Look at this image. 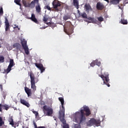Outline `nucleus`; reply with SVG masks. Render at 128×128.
Returning a JSON list of instances; mask_svg holds the SVG:
<instances>
[{
    "label": "nucleus",
    "instance_id": "f257e3e1",
    "mask_svg": "<svg viewBox=\"0 0 128 128\" xmlns=\"http://www.w3.org/2000/svg\"><path fill=\"white\" fill-rule=\"evenodd\" d=\"M30 84L31 88L33 89V90H36V84L38 82V79L36 81V77H34V74H32V72H30Z\"/></svg>",
    "mask_w": 128,
    "mask_h": 128
},
{
    "label": "nucleus",
    "instance_id": "f03ea898",
    "mask_svg": "<svg viewBox=\"0 0 128 128\" xmlns=\"http://www.w3.org/2000/svg\"><path fill=\"white\" fill-rule=\"evenodd\" d=\"M101 121L100 120H96L94 118H92L87 122V126H100Z\"/></svg>",
    "mask_w": 128,
    "mask_h": 128
},
{
    "label": "nucleus",
    "instance_id": "7ed1b4c3",
    "mask_svg": "<svg viewBox=\"0 0 128 128\" xmlns=\"http://www.w3.org/2000/svg\"><path fill=\"white\" fill-rule=\"evenodd\" d=\"M43 112L44 114H46V116H52V114L54 113L52 108L46 105L43 106Z\"/></svg>",
    "mask_w": 128,
    "mask_h": 128
},
{
    "label": "nucleus",
    "instance_id": "20e7f679",
    "mask_svg": "<svg viewBox=\"0 0 128 128\" xmlns=\"http://www.w3.org/2000/svg\"><path fill=\"white\" fill-rule=\"evenodd\" d=\"M99 76H100L101 78L104 80V84H106V86H108V88H110V78H108V74H107L106 75V74H104V75L99 74Z\"/></svg>",
    "mask_w": 128,
    "mask_h": 128
},
{
    "label": "nucleus",
    "instance_id": "39448f33",
    "mask_svg": "<svg viewBox=\"0 0 128 128\" xmlns=\"http://www.w3.org/2000/svg\"><path fill=\"white\" fill-rule=\"evenodd\" d=\"M58 100L61 103L62 108V109L60 111L59 116H62L64 114L65 111L64 106V98L62 97L58 98Z\"/></svg>",
    "mask_w": 128,
    "mask_h": 128
},
{
    "label": "nucleus",
    "instance_id": "423d86ee",
    "mask_svg": "<svg viewBox=\"0 0 128 128\" xmlns=\"http://www.w3.org/2000/svg\"><path fill=\"white\" fill-rule=\"evenodd\" d=\"M59 118L60 122H62L63 125H62V128H70V125L66 124V121L64 119V115H59Z\"/></svg>",
    "mask_w": 128,
    "mask_h": 128
},
{
    "label": "nucleus",
    "instance_id": "0eeeda50",
    "mask_svg": "<svg viewBox=\"0 0 128 128\" xmlns=\"http://www.w3.org/2000/svg\"><path fill=\"white\" fill-rule=\"evenodd\" d=\"M53 8L56 10V12H58L60 10H58V6H60L62 4L59 2L58 0H54L52 3Z\"/></svg>",
    "mask_w": 128,
    "mask_h": 128
},
{
    "label": "nucleus",
    "instance_id": "6e6552de",
    "mask_svg": "<svg viewBox=\"0 0 128 128\" xmlns=\"http://www.w3.org/2000/svg\"><path fill=\"white\" fill-rule=\"evenodd\" d=\"M16 64H14V62L13 59H10V64L8 66V68L6 70H5V72L7 74H8L10 70H12V68Z\"/></svg>",
    "mask_w": 128,
    "mask_h": 128
},
{
    "label": "nucleus",
    "instance_id": "1a4fd4ad",
    "mask_svg": "<svg viewBox=\"0 0 128 128\" xmlns=\"http://www.w3.org/2000/svg\"><path fill=\"white\" fill-rule=\"evenodd\" d=\"M34 64H35L36 66V68H38V70H40L41 74H42V72H44V70H46V68H44V65H42V64L35 63Z\"/></svg>",
    "mask_w": 128,
    "mask_h": 128
},
{
    "label": "nucleus",
    "instance_id": "9d476101",
    "mask_svg": "<svg viewBox=\"0 0 128 128\" xmlns=\"http://www.w3.org/2000/svg\"><path fill=\"white\" fill-rule=\"evenodd\" d=\"M22 2L25 8H34V6L32 4V2L30 3V2L26 1V0H22Z\"/></svg>",
    "mask_w": 128,
    "mask_h": 128
},
{
    "label": "nucleus",
    "instance_id": "9b49d317",
    "mask_svg": "<svg viewBox=\"0 0 128 128\" xmlns=\"http://www.w3.org/2000/svg\"><path fill=\"white\" fill-rule=\"evenodd\" d=\"M96 8L98 10H102L104 8V5L100 2H98L96 4Z\"/></svg>",
    "mask_w": 128,
    "mask_h": 128
},
{
    "label": "nucleus",
    "instance_id": "f8f14e48",
    "mask_svg": "<svg viewBox=\"0 0 128 128\" xmlns=\"http://www.w3.org/2000/svg\"><path fill=\"white\" fill-rule=\"evenodd\" d=\"M20 102L22 104H24V106H25L27 108H30V103L28 102H26V100H24V99H20Z\"/></svg>",
    "mask_w": 128,
    "mask_h": 128
},
{
    "label": "nucleus",
    "instance_id": "ddd939ff",
    "mask_svg": "<svg viewBox=\"0 0 128 128\" xmlns=\"http://www.w3.org/2000/svg\"><path fill=\"white\" fill-rule=\"evenodd\" d=\"M84 8L86 12H90V10H92V6L90 5V4H86Z\"/></svg>",
    "mask_w": 128,
    "mask_h": 128
},
{
    "label": "nucleus",
    "instance_id": "4468645a",
    "mask_svg": "<svg viewBox=\"0 0 128 128\" xmlns=\"http://www.w3.org/2000/svg\"><path fill=\"white\" fill-rule=\"evenodd\" d=\"M29 20H31L35 22V24H38V19L36 18V15L34 14H32V16L29 18Z\"/></svg>",
    "mask_w": 128,
    "mask_h": 128
},
{
    "label": "nucleus",
    "instance_id": "2eb2a0df",
    "mask_svg": "<svg viewBox=\"0 0 128 128\" xmlns=\"http://www.w3.org/2000/svg\"><path fill=\"white\" fill-rule=\"evenodd\" d=\"M24 90L26 92V94H28V96L30 97V96H32V90L28 88V87H25L24 88Z\"/></svg>",
    "mask_w": 128,
    "mask_h": 128
},
{
    "label": "nucleus",
    "instance_id": "dca6fc26",
    "mask_svg": "<svg viewBox=\"0 0 128 128\" xmlns=\"http://www.w3.org/2000/svg\"><path fill=\"white\" fill-rule=\"evenodd\" d=\"M5 30L6 32H8V30H10V22H8V18H5Z\"/></svg>",
    "mask_w": 128,
    "mask_h": 128
},
{
    "label": "nucleus",
    "instance_id": "f3484780",
    "mask_svg": "<svg viewBox=\"0 0 128 128\" xmlns=\"http://www.w3.org/2000/svg\"><path fill=\"white\" fill-rule=\"evenodd\" d=\"M36 12H38V14H40V12H42V8L40 7V4H37V5L36 6Z\"/></svg>",
    "mask_w": 128,
    "mask_h": 128
},
{
    "label": "nucleus",
    "instance_id": "a211bd4d",
    "mask_svg": "<svg viewBox=\"0 0 128 128\" xmlns=\"http://www.w3.org/2000/svg\"><path fill=\"white\" fill-rule=\"evenodd\" d=\"M48 20V16L45 15L43 18V22H45L46 24H48V26H50V24H52V23H50V22H46Z\"/></svg>",
    "mask_w": 128,
    "mask_h": 128
},
{
    "label": "nucleus",
    "instance_id": "6ab92c4d",
    "mask_svg": "<svg viewBox=\"0 0 128 128\" xmlns=\"http://www.w3.org/2000/svg\"><path fill=\"white\" fill-rule=\"evenodd\" d=\"M73 4L74 6H75V8H76L77 10H78V8H80L78 1V0H73Z\"/></svg>",
    "mask_w": 128,
    "mask_h": 128
},
{
    "label": "nucleus",
    "instance_id": "aec40b11",
    "mask_svg": "<svg viewBox=\"0 0 128 128\" xmlns=\"http://www.w3.org/2000/svg\"><path fill=\"white\" fill-rule=\"evenodd\" d=\"M8 122H10V124L12 126H13L14 128H16V126H14V119H12V118H10L9 119Z\"/></svg>",
    "mask_w": 128,
    "mask_h": 128
},
{
    "label": "nucleus",
    "instance_id": "412c9836",
    "mask_svg": "<svg viewBox=\"0 0 128 128\" xmlns=\"http://www.w3.org/2000/svg\"><path fill=\"white\" fill-rule=\"evenodd\" d=\"M120 0H111L110 4H120Z\"/></svg>",
    "mask_w": 128,
    "mask_h": 128
},
{
    "label": "nucleus",
    "instance_id": "4be33fe9",
    "mask_svg": "<svg viewBox=\"0 0 128 128\" xmlns=\"http://www.w3.org/2000/svg\"><path fill=\"white\" fill-rule=\"evenodd\" d=\"M88 20H91V22H92V24H96V22H98L96 19L94 18L88 17Z\"/></svg>",
    "mask_w": 128,
    "mask_h": 128
},
{
    "label": "nucleus",
    "instance_id": "5701e85b",
    "mask_svg": "<svg viewBox=\"0 0 128 128\" xmlns=\"http://www.w3.org/2000/svg\"><path fill=\"white\" fill-rule=\"evenodd\" d=\"M40 0H33L31 2L32 5L33 6V8H34L36 6V4H38Z\"/></svg>",
    "mask_w": 128,
    "mask_h": 128
},
{
    "label": "nucleus",
    "instance_id": "b1692460",
    "mask_svg": "<svg viewBox=\"0 0 128 128\" xmlns=\"http://www.w3.org/2000/svg\"><path fill=\"white\" fill-rule=\"evenodd\" d=\"M120 22L122 24H128V20L122 18Z\"/></svg>",
    "mask_w": 128,
    "mask_h": 128
},
{
    "label": "nucleus",
    "instance_id": "393cba45",
    "mask_svg": "<svg viewBox=\"0 0 128 128\" xmlns=\"http://www.w3.org/2000/svg\"><path fill=\"white\" fill-rule=\"evenodd\" d=\"M21 44L23 48L28 47V46H26V40H22L21 42Z\"/></svg>",
    "mask_w": 128,
    "mask_h": 128
},
{
    "label": "nucleus",
    "instance_id": "a878e982",
    "mask_svg": "<svg viewBox=\"0 0 128 128\" xmlns=\"http://www.w3.org/2000/svg\"><path fill=\"white\" fill-rule=\"evenodd\" d=\"M80 16H81L83 18H88V15L86 14V12L81 14H80Z\"/></svg>",
    "mask_w": 128,
    "mask_h": 128
},
{
    "label": "nucleus",
    "instance_id": "bb28decb",
    "mask_svg": "<svg viewBox=\"0 0 128 128\" xmlns=\"http://www.w3.org/2000/svg\"><path fill=\"white\" fill-rule=\"evenodd\" d=\"M23 48H24V50L25 52V53L26 54H30V51H28V46L24 47Z\"/></svg>",
    "mask_w": 128,
    "mask_h": 128
},
{
    "label": "nucleus",
    "instance_id": "cd10ccee",
    "mask_svg": "<svg viewBox=\"0 0 128 128\" xmlns=\"http://www.w3.org/2000/svg\"><path fill=\"white\" fill-rule=\"evenodd\" d=\"M2 108H4V110H8V108H10V106L6 104H2Z\"/></svg>",
    "mask_w": 128,
    "mask_h": 128
},
{
    "label": "nucleus",
    "instance_id": "c85d7f7f",
    "mask_svg": "<svg viewBox=\"0 0 128 128\" xmlns=\"http://www.w3.org/2000/svg\"><path fill=\"white\" fill-rule=\"evenodd\" d=\"M34 128H46V126H40L38 127V126L35 122H34Z\"/></svg>",
    "mask_w": 128,
    "mask_h": 128
},
{
    "label": "nucleus",
    "instance_id": "c756f323",
    "mask_svg": "<svg viewBox=\"0 0 128 128\" xmlns=\"http://www.w3.org/2000/svg\"><path fill=\"white\" fill-rule=\"evenodd\" d=\"M4 124V122L2 121V118L0 117V126H2Z\"/></svg>",
    "mask_w": 128,
    "mask_h": 128
},
{
    "label": "nucleus",
    "instance_id": "7c9ffc66",
    "mask_svg": "<svg viewBox=\"0 0 128 128\" xmlns=\"http://www.w3.org/2000/svg\"><path fill=\"white\" fill-rule=\"evenodd\" d=\"M98 20L100 22H104V18L100 16V17H98L97 18Z\"/></svg>",
    "mask_w": 128,
    "mask_h": 128
},
{
    "label": "nucleus",
    "instance_id": "2f4dec72",
    "mask_svg": "<svg viewBox=\"0 0 128 128\" xmlns=\"http://www.w3.org/2000/svg\"><path fill=\"white\" fill-rule=\"evenodd\" d=\"M4 62V57L2 56H0V62Z\"/></svg>",
    "mask_w": 128,
    "mask_h": 128
},
{
    "label": "nucleus",
    "instance_id": "473e14b6",
    "mask_svg": "<svg viewBox=\"0 0 128 128\" xmlns=\"http://www.w3.org/2000/svg\"><path fill=\"white\" fill-rule=\"evenodd\" d=\"M14 2L16 4H18V6H21L20 0H14Z\"/></svg>",
    "mask_w": 128,
    "mask_h": 128
},
{
    "label": "nucleus",
    "instance_id": "72a5a7b5",
    "mask_svg": "<svg viewBox=\"0 0 128 128\" xmlns=\"http://www.w3.org/2000/svg\"><path fill=\"white\" fill-rule=\"evenodd\" d=\"M96 60L93 61L90 64V66L94 67V66H96Z\"/></svg>",
    "mask_w": 128,
    "mask_h": 128
},
{
    "label": "nucleus",
    "instance_id": "f704fd0d",
    "mask_svg": "<svg viewBox=\"0 0 128 128\" xmlns=\"http://www.w3.org/2000/svg\"><path fill=\"white\" fill-rule=\"evenodd\" d=\"M32 112L35 114L36 116H38V112L34 111V110H32Z\"/></svg>",
    "mask_w": 128,
    "mask_h": 128
},
{
    "label": "nucleus",
    "instance_id": "c9c22d12",
    "mask_svg": "<svg viewBox=\"0 0 128 128\" xmlns=\"http://www.w3.org/2000/svg\"><path fill=\"white\" fill-rule=\"evenodd\" d=\"M68 18H70V17L68 16H64L63 17V20H68Z\"/></svg>",
    "mask_w": 128,
    "mask_h": 128
},
{
    "label": "nucleus",
    "instance_id": "e433bc0d",
    "mask_svg": "<svg viewBox=\"0 0 128 128\" xmlns=\"http://www.w3.org/2000/svg\"><path fill=\"white\" fill-rule=\"evenodd\" d=\"M0 14L2 16L4 14V10L2 9V8H0Z\"/></svg>",
    "mask_w": 128,
    "mask_h": 128
},
{
    "label": "nucleus",
    "instance_id": "4c0bfd02",
    "mask_svg": "<svg viewBox=\"0 0 128 128\" xmlns=\"http://www.w3.org/2000/svg\"><path fill=\"white\" fill-rule=\"evenodd\" d=\"M46 8L48 10H50L52 9L50 8V6L47 5L46 6Z\"/></svg>",
    "mask_w": 128,
    "mask_h": 128
},
{
    "label": "nucleus",
    "instance_id": "58836bf2",
    "mask_svg": "<svg viewBox=\"0 0 128 128\" xmlns=\"http://www.w3.org/2000/svg\"><path fill=\"white\" fill-rule=\"evenodd\" d=\"M126 4H128V0H125L123 2V4H124V6H126Z\"/></svg>",
    "mask_w": 128,
    "mask_h": 128
},
{
    "label": "nucleus",
    "instance_id": "ea45409f",
    "mask_svg": "<svg viewBox=\"0 0 128 128\" xmlns=\"http://www.w3.org/2000/svg\"><path fill=\"white\" fill-rule=\"evenodd\" d=\"M96 66H100V62H97L96 60Z\"/></svg>",
    "mask_w": 128,
    "mask_h": 128
},
{
    "label": "nucleus",
    "instance_id": "a19ab883",
    "mask_svg": "<svg viewBox=\"0 0 128 128\" xmlns=\"http://www.w3.org/2000/svg\"><path fill=\"white\" fill-rule=\"evenodd\" d=\"M2 104H0V112H2Z\"/></svg>",
    "mask_w": 128,
    "mask_h": 128
},
{
    "label": "nucleus",
    "instance_id": "79ce46f5",
    "mask_svg": "<svg viewBox=\"0 0 128 128\" xmlns=\"http://www.w3.org/2000/svg\"><path fill=\"white\" fill-rule=\"evenodd\" d=\"M14 28H18V30H20V28H18V26H16V24H15L14 25Z\"/></svg>",
    "mask_w": 128,
    "mask_h": 128
},
{
    "label": "nucleus",
    "instance_id": "37998d69",
    "mask_svg": "<svg viewBox=\"0 0 128 128\" xmlns=\"http://www.w3.org/2000/svg\"><path fill=\"white\" fill-rule=\"evenodd\" d=\"M78 12L79 16H80L82 14V13H80V10H78Z\"/></svg>",
    "mask_w": 128,
    "mask_h": 128
},
{
    "label": "nucleus",
    "instance_id": "c03bdc74",
    "mask_svg": "<svg viewBox=\"0 0 128 128\" xmlns=\"http://www.w3.org/2000/svg\"><path fill=\"white\" fill-rule=\"evenodd\" d=\"M0 88L1 90H2V84H0Z\"/></svg>",
    "mask_w": 128,
    "mask_h": 128
},
{
    "label": "nucleus",
    "instance_id": "a18cd8bd",
    "mask_svg": "<svg viewBox=\"0 0 128 128\" xmlns=\"http://www.w3.org/2000/svg\"><path fill=\"white\" fill-rule=\"evenodd\" d=\"M105 0V2H108V4L110 2V0Z\"/></svg>",
    "mask_w": 128,
    "mask_h": 128
},
{
    "label": "nucleus",
    "instance_id": "49530a36",
    "mask_svg": "<svg viewBox=\"0 0 128 128\" xmlns=\"http://www.w3.org/2000/svg\"><path fill=\"white\" fill-rule=\"evenodd\" d=\"M118 8H120V10H122V7H120V6H118Z\"/></svg>",
    "mask_w": 128,
    "mask_h": 128
},
{
    "label": "nucleus",
    "instance_id": "de8ad7c7",
    "mask_svg": "<svg viewBox=\"0 0 128 128\" xmlns=\"http://www.w3.org/2000/svg\"><path fill=\"white\" fill-rule=\"evenodd\" d=\"M2 48V44H0V48Z\"/></svg>",
    "mask_w": 128,
    "mask_h": 128
},
{
    "label": "nucleus",
    "instance_id": "09e8293b",
    "mask_svg": "<svg viewBox=\"0 0 128 128\" xmlns=\"http://www.w3.org/2000/svg\"><path fill=\"white\" fill-rule=\"evenodd\" d=\"M0 24H2V21L0 20Z\"/></svg>",
    "mask_w": 128,
    "mask_h": 128
},
{
    "label": "nucleus",
    "instance_id": "8fccbe9b",
    "mask_svg": "<svg viewBox=\"0 0 128 128\" xmlns=\"http://www.w3.org/2000/svg\"><path fill=\"white\" fill-rule=\"evenodd\" d=\"M4 99H6V96H4Z\"/></svg>",
    "mask_w": 128,
    "mask_h": 128
},
{
    "label": "nucleus",
    "instance_id": "3c124183",
    "mask_svg": "<svg viewBox=\"0 0 128 128\" xmlns=\"http://www.w3.org/2000/svg\"><path fill=\"white\" fill-rule=\"evenodd\" d=\"M121 16H122V14L121 15Z\"/></svg>",
    "mask_w": 128,
    "mask_h": 128
}]
</instances>
